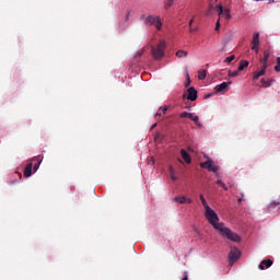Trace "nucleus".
I'll return each instance as SVG.
<instances>
[{
  "label": "nucleus",
  "mask_w": 280,
  "mask_h": 280,
  "mask_svg": "<svg viewBox=\"0 0 280 280\" xmlns=\"http://www.w3.org/2000/svg\"><path fill=\"white\" fill-rule=\"evenodd\" d=\"M205 217L208 220L209 224H211V226H213L215 231L220 232V235L222 237H228L230 242H242V237L237 233L224 226V222L220 223V217H218V213L215 212V210L211 209V207L205 209Z\"/></svg>",
  "instance_id": "nucleus-1"
},
{
  "label": "nucleus",
  "mask_w": 280,
  "mask_h": 280,
  "mask_svg": "<svg viewBox=\"0 0 280 280\" xmlns=\"http://www.w3.org/2000/svg\"><path fill=\"white\" fill-rule=\"evenodd\" d=\"M140 21H143L144 25H149L155 27L159 32L163 28V22L161 21V16L159 15H148L142 14L140 16Z\"/></svg>",
  "instance_id": "nucleus-2"
},
{
  "label": "nucleus",
  "mask_w": 280,
  "mask_h": 280,
  "mask_svg": "<svg viewBox=\"0 0 280 280\" xmlns=\"http://www.w3.org/2000/svg\"><path fill=\"white\" fill-rule=\"evenodd\" d=\"M165 40H161L155 47H152V56L155 60H161L165 56Z\"/></svg>",
  "instance_id": "nucleus-3"
},
{
  "label": "nucleus",
  "mask_w": 280,
  "mask_h": 280,
  "mask_svg": "<svg viewBox=\"0 0 280 280\" xmlns=\"http://www.w3.org/2000/svg\"><path fill=\"white\" fill-rule=\"evenodd\" d=\"M240 257H242V252H240L237 247H233L229 254V264L233 266V264H235Z\"/></svg>",
  "instance_id": "nucleus-4"
},
{
  "label": "nucleus",
  "mask_w": 280,
  "mask_h": 280,
  "mask_svg": "<svg viewBox=\"0 0 280 280\" xmlns=\"http://www.w3.org/2000/svg\"><path fill=\"white\" fill-rule=\"evenodd\" d=\"M201 167L203 170H208V172H213V174H218L219 167L213 165V160H207L206 162L201 163Z\"/></svg>",
  "instance_id": "nucleus-5"
},
{
  "label": "nucleus",
  "mask_w": 280,
  "mask_h": 280,
  "mask_svg": "<svg viewBox=\"0 0 280 280\" xmlns=\"http://www.w3.org/2000/svg\"><path fill=\"white\" fill-rule=\"evenodd\" d=\"M231 84H233V81L222 82L214 88V91L215 93H225Z\"/></svg>",
  "instance_id": "nucleus-6"
},
{
  "label": "nucleus",
  "mask_w": 280,
  "mask_h": 280,
  "mask_svg": "<svg viewBox=\"0 0 280 280\" xmlns=\"http://www.w3.org/2000/svg\"><path fill=\"white\" fill-rule=\"evenodd\" d=\"M252 50L255 51V54H259V33L257 32L253 35Z\"/></svg>",
  "instance_id": "nucleus-7"
},
{
  "label": "nucleus",
  "mask_w": 280,
  "mask_h": 280,
  "mask_svg": "<svg viewBox=\"0 0 280 280\" xmlns=\"http://www.w3.org/2000/svg\"><path fill=\"white\" fill-rule=\"evenodd\" d=\"M187 100H189V102H196V100H198V91L196 90V88H189L187 90Z\"/></svg>",
  "instance_id": "nucleus-8"
},
{
  "label": "nucleus",
  "mask_w": 280,
  "mask_h": 280,
  "mask_svg": "<svg viewBox=\"0 0 280 280\" xmlns=\"http://www.w3.org/2000/svg\"><path fill=\"white\" fill-rule=\"evenodd\" d=\"M175 202H178L179 205H192L194 199L187 198L185 196H177L175 197Z\"/></svg>",
  "instance_id": "nucleus-9"
},
{
  "label": "nucleus",
  "mask_w": 280,
  "mask_h": 280,
  "mask_svg": "<svg viewBox=\"0 0 280 280\" xmlns=\"http://www.w3.org/2000/svg\"><path fill=\"white\" fill-rule=\"evenodd\" d=\"M217 8L219 10V16H224L226 21L231 19V11L229 9H224L222 5H218Z\"/></svg>",
  "instance_id": "nucleus-10"
},
{
  "label": "nucleus",
  "mask_w": 280,
  "mask_h": 280,
  "mask_svg": "<svg viewBox=\"0 0 280 280\" xmlns=\"http://www.w3.org/2000/svg\"><path fill=\"white\" fill-rule=\"evenodd\" d=\"M268 62H270V50H265L264 58L260 59V63H262L264 69H268Z\"/></svg>",
  "instance_id": "nucleus-11"
},
{
  "label": "nucleus",
  "mask_w": 280,
  "mask_h": 280,
  "mask_svg": "<svg viewBox=\"0 0 280 280\" xmlns=\"http://www.w3.org/2000/svg\"><path fill=\"white\" fill-rule=\"evenodd\" d=\"M270 266H272V260L270 259H265L260 262V265L258 266L259 270H266V268H270Z\"/></svg>",
  "instance_id": "nucleus-12"
},
{
  "label": "nucleus",
  "mask_w": 280,
  "mask_h": 280,
  "mask_svg": "<svg viewBox=\"0 0 280 280\" xmlns=\"http://www.w3.org/2000/svg\"><path fill=\"white\" fill-rule=\"evenodd\" d=\"M180 154H182V159L185 161V163H191V155L188 154L187 150L182 149Z\"/></svg>",
  "instance_id": "nucleus-13"
},
{
  "label": "nucleus",
  "mask_w": 280,
  "mask_h": 280,
  "mask_svg": "<svg viewBox=\"0 0 280 280\" xmlns=\"http://www.w3.org/2000/svg\"><path fill=\"white\" fill-rule=\"evenodd\" d=\"M266 69L264 66H261V69L259 71L254 72L253 80H258L261 78V75H266Z\"/></svg>",
  "instance_id": "nucleus-14"
},
{
  "label": "nucleus",
  "mask_w": 280,
  "mask_h": 280,
  "mask_svg": "<svg viewBox=\"0 0 280 280\" xmlns=\"http://www.w3.org/2000/svg\"><path fill=\"white\" fill-rule=\"evenodd\" d=\"M34 167V164L32 162H30L26 167L24 168V176L26 178H30V176H32V168Z\"/></svg>",
  "instance_id": "nucleus-15"
},
{
  "label": "nucleus",
  "mask_w": 280,
  "mask_h": 280,
  "mask_svg": "<svg viewBox=\"0 0 280 280\" xmlns=\"http://www.w3.org/2000/svg\"><path fill=\"white\" fill-rule=\"evenodd\" d=\"M32 161H36V164H34V170H35V172H37L38 167H40V163H43V159L40 158V155H38V156L33 158Z\"/></svg>",
  "instance_id": "nucleus-16"
},
{
  "label": "nucleus",
  "mask_w": 280,
  "mask_h": 280,
  "mask_svg": "<svg viewBox=\"0 0 280 280\" xmlns=\"http://www.w3.org/2000/svg\"><path fill=\"white\" fill-rule=\"evenodd\" d=\"M273 82H275V79H269V80L261 79V84L262 86H265V89L272 86Z\"/></svg>",
  "instance_id": "nucleus-17"
},
{
  "label": "nucleus",
  "mask_w": 280,
  "mask_h": 280,
  "mask_svg": "<svg viewBox=\"0 0 280 280\" xmlns=\"http://www.w3.org/2000/svg\"><path fill=\"white\" fill-rule=\"evenodd\" d=\"M167 108H168L167 106L160 107V108H159V112H158V113L155 114V116H154L155 119L161 118V112H162V113H167Z\"/></svg>",
  "instance_id": "nucleus-18"
},
{
  "label": "nucleus",
  "mask_w": 280,
  "mask_h": 280,
  "mask_svg": "<svg viewBox=\"0 0 280 280\" xmlns=\"http://www.w3.org/2000/svg\"><path fill=\"white\" fill-rule=\"evenodd\" d=\"M246 67H248V61H246V60L241 61V63L238 66V71H244L246 69Z\"/></svg>",
  "instance_id": "nucleus-19"
},
{
  "label": "nucleus",
  "mask_w": 280,
  "mask_h": 280,
  "mask_svg": "<svg viewBox=\"0 0 280 280\" xmlns=\"http://www.w3.org/2000/svg\"><path fill=\"white\" fill-rule=\"evenodd\" d=\"M199 198L201 200V205H202L203 209L209 208V203H207V199H205V195H199Z\"/></svg>",
  "instance_id": "nucleus-20"
},
{
  "label": "nucleus",
  "mask_w": 280,
  "mask_h": 280,
  "mask_svg": "<svg viewBox=\"0 0 280 280\" xmlns=\"http://www.w3.org/2000/svg\"><path fill=\"white\" fill-rule=\"evenodd\" d=\"M279 201H271L268 206V211H272V209H276V207H279Z\"/></svg>",
  "instance_id": "nucleus-21"
},
{
  "label": "nucleus",
  "mask_w": 280,
  "mask_h": 280,
  "mask_svg": "<svg viewBox=\"0 0 280 280\" xmlns=\"http://www.w3.org/2000/svg\"><path fill=\"white\" fill-rule=\"evenodd\" d=\"M172 5H174V0H166L164 2V10H170V8H172Z\"/></svg>",
  "instance_id": "nucleus-22"
},
{
  "label": "nucleus",
  "mask_w": 280,
  "mask_h": 280,
  "mask_svg": "<svg viewBox=\"0 0 280 280\" xmlns=\"http://www.w3.org/2000/svg\"><path fill=\"white\" fill-rule=\"evenodd\" d=\"M207 78V70H199L198 71V79L199 80H205Z\"/></svg>",
  "instance_id": "nucleus-23"
},
{
  "label": "nucleus",
  "mask_w": 280,
  "mask_h": 280,
  "mask_svg": "<svg viewBox=\"0 0 280 280\" xmlns=\"http://www.w3.org/2000/svg\"><path fill=\"white\" fill-rule=\"evenodd\" d=\"M177 58H187V51L186 50H178L176 52Z\"/></svg>",
  "instance_id": "nucleus-24"
},
{
  "label": "nucleus",
  "mask_w": 280,
  "mask_h": 280,
  "mask_svg": "<svg viewBox=\"0 0 280 280\" xmlns=\"http://www.w3.org/2000/svg\"><path fill=\"white\" fill-rule=\"evenodd\" d=\"M217 185L222 187V189H224V191H229V187H226V184H224L222 180L218 179Z\"/></svg>",
  "instance_id": "nucleus-25"
},
{
  "label": "nucleus",
  "mask_w": 280,
  "mask_h": 280,
  "mask_svg": "<svg viewBox=\"0 0 280 280\" xmlns=\"http://www.w3.org/2000/svg\"><path fill=\"white\" fill-rule=\"evenodd\" d=\"M275 71L280 73V57H277V65L275 66Z\"/></svg>",
  "instance_id": "nucleus-26"
},
{
  "label": "nucleus",
  "mask_w": 280,
  "mask_h": 280,
  "mask_svg": "<svg viewBox=\"0 0 280 280\" xmlns=\"http://www.w3.org/2000/svg\"><path fill=\"white\" fill-rule=\"evenodd\" d=\"M237 75H240V70L229 72V78H237Z\"/></svg>",
  "instance_id": "nucleus-27"
},
{
  "label": "nucleus",
  "mask_w": 280,
  "mask_h": 280,
  "mask_svg": "<svg viewBox=\"0 0 280 280\" xmlns=\"http://www.w3.org/2000/svg\"><path fill=\"white\" fill-rule=\"evenodd\" d=\"M190 114H191V113L183 112L182 114H179V117H180L182 119L189 118V115H190Z\"/></svg>",
  "instance_id": "nucleus-28"
},
{
  "label": "nucleus",
  "mask_w": 280,
  "mask_h": 280,
  "mask_svg": "<svg viewBox=\"0 0 280 280\" xmlns=\"http://www.w3.org/2000/svg\"><path fill=\"white\" fill-rule=\"evenodd\" d=\"M190 84H191V79L189 78V74H187L186 82H185L186 89L189 88Z\"/></svg>",
  "instance_id": "nucleus-29"
},
{
  "label": "nucleus",
  "mask_w": 280,
  "mask_h": 280,
  "mask_svg": "<svg viewBox=\"0 0 280 280\" xmlns=\"http://www.w3.org/2000/svg\"><path fill=\"white\" fill-rule=\"evenodd\" d=\"M233 60H235V55L225 58V62H233Z\"/></svg>",
  "instance_id": "nucleus-30"
},
{
  "label": "nucleus",
  "mask_w": 280,
  "mask_h": 280,
  "mask_svg": "<svg viewBox=\"0 0 280 280\" xmlns=\"http://www.w3.org/2000/svg\"><path fill=\"white\" fill-rule=\"evenodd\" d=\"M141 56H143V50H140V51H138V52L136 54V56H135L136 60H137L138 58H141Z\"/></svg>",
  "instance_id": "nucleus-31"
},
{
  "label": "nucleus",
  "mask_w": 280,
  "mask_h": 280,
  "mask_svg": "<svg viewBox=\"0 0 280 280\" xmlns=\"http://www.w3.org/2000/svg\"><path fill=\"white\" fill-rule=\"evenodd\" d=\"M192 121H194L195 124H198V122L200 121V117H198V116H192Z\"/></svg>",
  "instance_id": "nucleus-32"
},
{
  "label": "nucleus",
  "mask_w": 280,
  "mask_h": 280,
  "mask_svg": "<svg viewBox=\"0 0 280 280\" xmlns=\"http://www.w3.org/2000/svg\"><path fill=\"white\" fill-rule=\"evenodd\" d=\"M243 200H244V194H241V197L237 199L238 205H242Z\"/></svg>",
  "instance_id": "nucleus-33"
},
{
  "label": "nucleus",
  "mask_w": 280,
  "mask_h": 280,
  "mask_svg": "<svg viewBox=\"0 0 280 280\" xmlns=\"http://www.w3.org/2000/svg\"><path fill=\"white\" fill-rule=\"evenodd\" d=\"M214 30H215V32H220V21L217 22Z\"/></svg>",
  "instance_id": "nucleus-34"
},
{
  "label": "nucleus",
  "mask_w": 280,
  "mask_h": 280,
  "mask_svg": "<svg viewBox=\"0 0 280 280\" xmlns=\"http://www.w3.org/2000/svg\"><path fill=\"white\" fill-rule=\"evenodd\" d=\"M189 277L187 276V271L184 272V278L182 280H188Z\"/></svg>",
  "instance_id": "nucleus-35"
},
{
  "label": "nucleus",
  "mask_w": 280,
  "mask_h": 280,
  "mask_svg": "<svg viewBox=\"0 0 280 280\" xmlns=\"http://www.w3.org/2000/svg\"><path fill=\"white\" fill-rule=\"evenodd\" d=\"M171 178H172V180H178V177H176V175H174V174L171 175Z\"/></svg>",
  "instance_id": "nucleus-36"
},
{
  "label": "nucleus",
  "mask_w": 280,
  "mask_h": 280,
  "mask_svg": "<svg viewBox=\"0 0 280 280\" xmlns=\"http://www.w3.org/2000/svg\"><path fill=\"white\" fill-rule=\"evenodd\" d=\"M196 126H198V128L202 127V124L200 122V120L198 121V124H196Z\"/></svg>",
  "instance_id": "nucleus-37"
},
{
  "label": "nucleus",
  "mask_w": 280,
  "mask_h": 280,
  "mask_svg": "<svg viewBox=\"0 0 280 280\" xmlns=\"http://www.w3.org/2000/svg\"><path fill=\"white\" fill-rule=\"evenodd\" d=\"M188 119H194V115L191 113L189 114Z\"/></svg>",
  "instance_id": "nucleus-38"
},
{
  "label": "nucleus",
  "mask_w": 280,
  "mask_h": 280,
  "mask_svg": "<svg viewBox=\"0 0 280 280\" xmlns=\"http://www.w3.org/2000/svg\"><path fill=\"white\" fill-rule=\"evenodd\" d=\"M155 127H156V122L151 126V130H154Z\"/></svg>",
  "instance_id": "nucleus-39"
},
{
  "label": "nucleus",
  "mask_w": 280,
  "mask_h": 280,
  "mask_svg": "<svg viewBox=\"0 0 280 280\" xmlns=\"http://www.w3.org/2000/svg\"><path fill=\"white\" fill-rule=\"evenodd\" d=\"M129 16H130V14L128 13V14L126 15V21H128Z\"/></svg>",
  "instance_id": "nucleus-40"
},
{
  "label": "nucleus",
  "mask_w": 280,
  "mask_h": 280,
  "mask_svg": "<svg viewBox=\"0 0 280 280\" xmlns=\"http://www.w3.org/2000/svg\"><path fill=\"white\" fill-rule=\"evenodd\" d=\"M191 23H194V19H191V20L189 21V25H191Z\"/></svg>",
  "instance_id": "nucleus-41"
},
{
  "label": "nucleus",
  "mask_w": 280,
  "mask_h": 280,
  "mask_svg": "<svg viewBox=\"0 0 280 280\" xmlns=\"http://www.w3.org/2000/svg\"><path fill=\"white\" fill-rule=\"evenodd\" d=\"M184 97H187V94H184Z\"/></svg>",
  "instance_id": "nucleus-42"
},
{
  "label": "nucleus",
  "mask_w": 280,
  "mask_h": 280,
  "mask_svg": "<svg viewBox=\"0 0 280 280\" xmlns=\"http://www.w3.org/2000/svg\"><path fill=\"white\" fill-rule=\"evenodd\" d=\"M279 210H280V207H279Z\"/></svg>",
  "instance_id": "nucleus-43"
}]
</instances>
